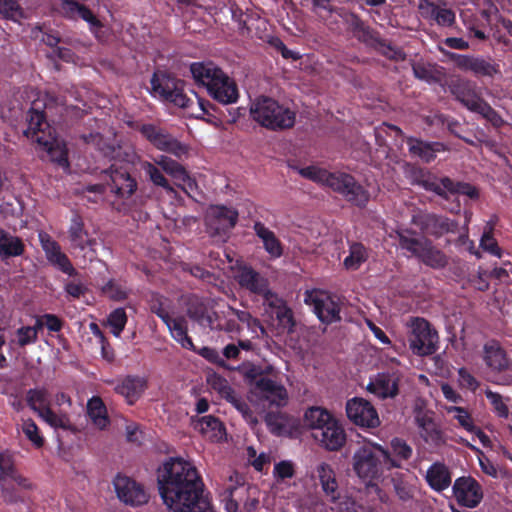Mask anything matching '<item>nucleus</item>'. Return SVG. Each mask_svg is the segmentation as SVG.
I'll return each mask as SVG.
<instances>
[{
	"instance_id": "f257e3e1",
	"label": "nucleus",
	"mask_w": 512,
	"mask_h": 512,
	"mask_svg": "<svg viewBox=\"0 0 512 512\" xmlns=\"http://www.w3.org/2000/svg\"><path fill=\"white\" fill-rule=\"evenodd\" d=\"M161 498L173 512H190L197 504L206 505L204 483L197 468L181 457H169L157 470Z\"/></svg>"
},
{
	"instance_id": "f03ea898",
	"label": "nucleus",
	"mask_w": 512,
	"mask_h": 512,
	"mask_svg": "<svg viewBox=\"0 0 512 512\" xmlns=\"http://www.w3.org/2000/svg\"><path fill=\"white\" fill-rule=\"evenodd\" d=\"M152 94L160 99L173 103L175 106L186 109L191 117L205 120V116L214 117L211 113L216 108L209 101L194 94V99L184 92V81L164 72H154L151 77ZM208 123L213 120L207 118Z\"/></svg>"
},
{
	"instance_id": "7ed1b4c3",
	"label": "nucleus",
	"mask_w": 512,
	"mask_h": 512,
	"mask_svg": "<svg viewBox=\"0 0 512 512\" xmlns=\"http://www.w3.org/2000/svg\"><path fill=\"white\" fill-rule=\"evenodd\" d=\"M412 183L448 202V205L444 208L453 214H460V196L472 201H476L480 197L479 189L471 183L459 181L449 176L439 177L422 168L413 172Z\"/></svg>"
},
{
	"instance_id": "20e7f679",
	"label": "nucleus",
	"mask_w": 512,
	"mask_h": 512,
	"mask_svg": "<svg viewBox=\"0 0 512 512\" xmlns=\"http://www.w3.org/2000/svg\"><path fill=\"white\" fill-rule=\"evenodd\" d=\"M193 79L207 89L208 94L221 104H232L238 100V87L221 68L213 62H195L190 65Z\"/></svg>"
},
{
	"instance_id": "39448f33",
	"label": "nucleus",
	"mask_w": 512,
	"mask_h": 512,
	"mask_svg": "<svg viewBox=\"0 0 512 512\" xmlns=\"http://www.w3.org/2000/svg\"><path fill=\"white\" fill-rule=\"evenodd\" d=\"M398 466L389 458V450L376 442L360 446L352 456L355 474L368 486H375L388 466Z\"/></svg>"
},
{
	"instance_id": "423d86ee",
	"label": "nucleus",
	"mask_w": 512,
	"mask_h": 512,
	"mask_svg": "<svg viewBox=\"0 0 512 512\" xmlns=\"http://www.w3.org/2000/svg\"><path fill=\"white\" fill-rule=\"evenodd\" d=\"M451 95L470 112L476 113L491 123L495 128L504 124L501 115L482 97L475 82L467 79H456L450 82Z\"/></svg>"
},
{
	"instance_id": "0eeeda50",
	"label": "nucleus",
	"mask_w": 512,
	"mask_h": 512,
	"mask_svg": "<svg viewBox=\"0 0 512 512\" xmlns=\"http://www.w3.org/2000/svg\"><path fill=\"white\" fill-rule=\"evenodd\" d=\"M251 118L270 130H285L294 126L295 112L279 104L278 101L262 96L250 106Z\"/></svg>"
},
{
	"instance_id": "6e6552de",
	"label": "nucleus",
	"mask_w": 512,
	"mask_h": 512,
	"mask_svg": "<svg viewBox=\"0 0 512 512\" xmlns=\"http://www.w3.org/2000/svg\"><path fill=\"white\" fill-rule=\"evenodd\" d=\"M105 153L114 162L101 173L107 177V184L110 192L119 199L130 198L138 188L136 178L132 174V167L128 163L118 161L120 157V148L108 147Z\"/></svg>"
},
{
	"instance_id": "1a4fd4ad",
	"label": "nucleus",
	"mask_w": 512,
	"mask_h": 512,
	"mask_svg": "<svg viewBox=\"0 0 512 512\" xmlns=\"http://www.w3.org/2000/svg\"><path fill=\"white\" fill-rule=\"evenodd\" d=\"M483 361L493 373L494 383L512 385V359L496 339H490L483 345Z\"/></svg>"
},
{
	"instance_id": "9d476101",
	"label": "nucleus",
	"mask_w": 512,
	"mask_h": 512,
	"mask_svg": "<svg viewBox=\"0 0 512 512\" xmlns=\"http://www.w3.org/2000/svg\"><path fill=\"white\" fill-rule=\"evenodd\" d=\"M327 187L360 209L366 208L370 201L369 191L353 175L346 172H331Z\"/></svg>"
},
{
	"instance_id": "9b49d317",
	"label": "nucleus",
	"mask_w": 512,
	"mask_h": 512,
	"mask_svg": "<svg viewBox=\"0 0 512 512\" xmlns=\"http://www.w3.org/2000/svg\"><path fill=\"white\" fill-rule=\"evenodd\" d=\"M140 134L157 150L171 154L178 159L188 155V145L180 142L165 128L152 123L141 124L137 127Z\"/></svg>"
},
{
	"instance_id": "f8f14e48",
	"label": "nucleus",
	"mask_w": 512,
	"mask_h": 512,
	"mask_svg": "<svg viewBox=\"0 0 512 512\" xmlns=\"http://www.w3.org/2000/svg\"><path fill=\"white\" fill-rule=\"evenodd\" d=\"M408 342L410 349L415 355L429 356L438 350L439 335L429 321L416 317L411 323Z\"/></svg>"
},
{
	"instance_id": "ddd939ff",
	"label": "nucleus",
	"mask_w": 512,
	"mask_h": 512,
	"mask_svg": "<svg viewBox=\"0 0 512 512\" xmlns=\"http://www.w3.org/2000/svg\"><path fill=\"white\" fill-rule=\"evenodd\" d=\"M455 66L464 72H471L477 78H491L501 74L500 65L491 57L465 55L455 52L445 53Z\"/></svg>"
},
{
	"instance_id": "4468645a",
	"label": "nucleus",
	"mask_w": 512,
	"mask_h": 512,
	"mask_svg": "<svg viewBox=\"0 0 512 512\" xmlns=\"http://www.w3.org/2000/svg\"><path fill=\"white\" fill-rule=\"evenodd\" d=\"M412 223L424 234L436 239L447 234H455L459 231V222L445 215L434 212H420L412 217Z\"/></svg>"
},
{
	"instance_id": "2eb2a0df",
	"label": "nucleus",
	"mask_w": 512,
	"mask_h": 512,
	"mask_svg": "<svg viewBox=\"0 0 512 512\" xmlns=\"http://www.w3.org/2000/svg\"><path fill=\"white\" fill-rule=\"evenodd\" d=\"M188 317L197 322L200 326L211 330H222L223 325L209 300L196 294H189L184 299Z\"/></svg>"
},
{
	"instance_id": "dca6fc26",
	"label": "nucleus",
	"mask_w": 512,
	"mask_h": 512,
	"mask_svg": "<svg viewBox=\"0 0 512 512\" xmlns=\"http://www.w3.org/2000/svg\"><path fill=\"white\" fill-rule=\"evenodd\" d=\"M68 238L71 248L83 252V257L92 262L97 258L96 245L97 240L90 237L89 232L85 229L82 216L74 213L70 220L68 228Z\"/></svg>"
},
{
	"instance_id": "f3484780",
	"label": "nucleus",
	"mask_w": 512,
	"mask_h": 512,
	"mask_svg": "<svg viewBox=\"0 0 512 512\" xmlns=\"http://www.w3.org/2000/svg\"><path fill=\"white\" fill-rule=\"evenodd\" d=\"M239 218L238 211L225 205H213L206 216V225L212 236H227L236 226Z\"/></svg>"
},
{
	"instance_id": "a211bd4d",
	"label": "nucleus",
	"mask_w": 512,
	"mask_h": 512,
	"mask_svg": "<svg viewBox=\"0 0 512 512\" xmlns=\"http://www.w3.org/2000/svg\"><path fill=\"white\" fill-rule=\"evenodd\" d=\"M305 302L313 307L314 313L323 324L329 325L341 320L340 304L328 292H310L306 295Z\"/></svg>"
},
{
	"instance_id": "6ab92c4d",
	"label": "nucleus",
	"mask_w": 512,
	"mask_h": 512,
	"mask_svg": "<svg viewBox=\"0 0 512 512\" xmlns=\"http://www.w3.org/2000/svg\"><path fill=\"white\" fill-rule=\"evenodd\" d=\"M346 415L355 425L363 428H376L380 419L375 407L366 399L354 397L346 402Z\"/></svg>"
},
{
	"instance_id": "aec40b11",
	"label": "nucleus",
	"mask_w": 512,
	"mask_h": 512,
	"mask_svg": "<svg viewBox=\"0 0 512 512\" xmlns=\"http://www.w3.org/2000/svg\"><path fill=\"white\" fill-rule=\"evenodd\" d=\"M113 485L118 499L126 505L141 506L149 500L144 486L127 476L117 475Z\"/></svg>"
},
{
	"instance_id": "412c9836",
	"label": "nucleus",
	"mask_w": 512,
	"mask_h": 512,
	"mask_svg": "<svg viewBox=\"0 0 512 512\" xmlns=\"http://www.w3.org/2000/svg\"><path fill=\"white\" fill-rule=\"evenodd\" d=\"M453 496L460 506L476 508L483 499V489L472 476H462L454 481Z\"/></svg>"
},
{
	"instance_id": "4be33fe9",
	"label": "nucleus",
	"mask_w": 512,
	"mask_h": 512,
	"mask_svg": "<svg viewBox=\"0 0 512 512\" xmlns=\"http://www.w3.org/2000/svg\"><path fill=\"white\" fill-rule=\"evenodd\" d=\"M27 124L24 135L39 146L51 150L53 135L44 112L31 108L27 114Z\"/></svg>"
},
{
	"instance_id": "5701e85b",
	"label": "nucleus",
	"mask_w": 512,
	"mask_h": 512,
	"mask_svg": "<svg viewBox=\"0 0 512 512\" xmlns=\"http://www.w3.org/2000/svg\"><path fill=\"white\" fill-rule=\"evenodd\" d=\"M259 400L265 401L270 407L281 408L288 403L287 389L281 383L267 379H259L251 392Z\"/></svg>"
},
{
	"instance_id": "b1692460",
	"label": "nucleus",
	"mask_w": 512,
	"mask_h": 512,
	"mask_svg": "<svg viewBox=\"0 0 512 512\" xmlns=\"http://www.w3.org/2000/svg\"><path fill=\"white\" fill-rule=\"evenodd\" d=\"M415 423L420 429V435L426 443L435 446L444 443L443 434L434 420V412L417 407L414 410Z\"/></svg>"
},
{
	"instance_id": "393cba45",
	"label": "nucleus",
	"mask_w": 512,
	"mask_h": 512,
	"mask_svg": "<svg viewBox=\"0 0 512 512\" xmlns=\"http://www.w3.org/2000/svg\"><path fill=\"white\" fill-rule=\"evenodd\" d=\"M42 249L45 252L48 262L68 276H76L77 270L73 267L68 256L61 251L59 243L50 238L47 234L40 235Z\"/></svg>"
},
{
	"instance_id": "a878e982",
	"label": "nucleus",
	"mask_w": 512,
	"mask_h": 512,
	"mask_svg": "<svg viewBox=\"0 0 512 512\" xmlns=\"http://www.w3.org/2000/svg\"><path fill=\"white\" fill-rule=\"evenodd\" d=\"M314 440L325 450L335 452L344 447L347 436L340 421L334 418L328 422V426L322 428Z\"/></svg>"
},
{
	"instance_id": "bb28decb",
	"label": "nucleus",
	"mask_w": 512,
	"mask_h": 512,
	"mask_svg": "<svg viewBox=\"0 0 512 512\" xmlns=\"http://www.w3.org/2000/svg\"><path fill=\"white\" fill-rule=\"evenodd\" d=\"M367 390L380 399L395 398L399 393V380L388 373H379L370 380Z\"/></svg>"
},
{
	"instance_id": "cd10ccee",
	"label": "nucleus",
	"mask_w": 512,
	"mask_h": 512,
	"mask_svg": "<svg viewBox=\"0 0 512 512\" xmlns=\"http://www.w3.org/2000/svg\"><path fill=\"white\" fill-rule=\"evenodd\" d=\"M406 143L409 153L412 156L419 157L425 163L434 161L437 153L446 150V146L441 142H426L415 137H407Z\"/></svg>"
},
{
	"instance_id": "c85d7f7f",
	"label": "nucleus",
	"mask_w": 512,
	"mask_h": 512,
	"mask_svg": "<svg viewBox=\"0 0 512 512\" xmlns=\"http://www.w3.org/2000/svg\"><path fill=\"white\" fill-rule=\"evenodd\" d=\"M147 388V381L140 376L128 375L116 385V393L125 397L128 404H134Z\"/></svg>"
},
{
	"instance_id": "c756f323",
	"label": "nucleus",
	"mask_w": 512,
	"mask_h": 512,
	"mask_svg": "<svg viewBox=\"0 0 512 512\" xmlns=\"http://www.w3.org/2000/svg\"><path fill=\"white\" fill-rule=\"evenodd\" d=\"M316 472L324 495L331 502H336L340 498V492L334 469L330 464L322 462L317 466Z\"/></svg>"
},
{
	"instance_id": "7c9ffc66",
	"label": "nucleus",
	"mask_w": 512,
	"mask_h": 512,
	"mask_svg": "<svg viewBox=\"0 0 512 512\" xmlns=\"http://www.w3.org/2000/svg\"><path fill=\"white\" fill-rule=\"evenodd\" d=\"M12 481L25 490L32 489V483L16 469L11 455L0 452V483Z\"/></svg>"
},
{
	"instance_id": "2f4dec72",
	"label": "nucleus",
	"mask_w": 512,
	"mask_h": 512,
	"mask_svg": "<svg viewBox=\"0 0 512 512\" xmlns=\"http://www.w3.org/2000/svg\"><path fill=\"white\" fill-rule=\"evenodd\" d=\"M426 481L434 491L442 492L451 485V472L444 463L435 462L426 472Z\"/></svg>"
},
{
	"instance_id": "473e14b6",
	"label": "nucleus",
	"mask_w": 512,
	"mask_h": 512,
	"mask_svg": "<svg viewBox=\"0 0 512 512\" xmlns=\"http://www.w3.org/2000/svg\"><path fill=\"white\" fill-rule=\"evenodd\" d=\"M334 418L327 409L314 406L306 410L304 424L312 431V437L315 439L322 428L328 426V422H331Z\"/></svg>"
},
{
	"instance_id": "72a5a7b5",
	"label": "nucleus",
	"mask_w": 512,
	"mask_h": 512,
	"mask_svg": "<svg viewBox=\"0 0 512 512\" xmlns=\"http://www.w3.org/2000/svg\"><path fill=\"white\" fill-rule=\"evenodd\" d=\"M194 428L211 441H220L226 435L223 422L212 415L203 416L194 421Z\"/></svg>"
},
{
	"instance_id": "f704fd0d",
	"label": "nucleus",
	"mask_w": 512,
	"mask_h": 512,
	"mask_svg": "<svg viewBox=\"0 0 512 512\" xmlns=\"http://www.w3.org/2000/svg\"><path fill=\"white\" fill-rule=\"evenodd\" d=\"M24 252L23 240L0 228V259L7 261L10 258L22 256Z\"/></svg>"
},
{
	"instance_id": "c9c22d12",
	"label": "nucleus",
	"mask_w": 512,
	"mask_h": 512,
	"mask_svg": "<svg viewBox=\"0 0 512 512\" xmlns=\"http://www.w3.org/2000/svg\"><path fill=\"white\" fill-rule=\"evenodd\" d=\"M255 234L261 239L265 251L272 258H279L283 254V247L275 233L267 228L262 222L257 221L253 225Z\"/></svg>"
},
{
	"instance_id": "e433bc0d",
	"label": "nucleus",
	"mask_w": 512,
	"mask_h": 512,
	"mask_svg": "<svg viewBox=\"0 0 512 512\" xmlns=\"http://www.w3.org/2000/svg\"><path fill=\"white\" fill-rule=\"evenodd\" d=\"M237 280L242 288L259 296L268 289L267 280L261 277L260 274L252 268H243L239 272Z\"/></svg>"
},
{
	"instance_id": "4c0bfd02",
	"label": "nucleus",
	"mask_w": 512,
	"mask_h": 512,
	"mask_svg": "<svg viewBox=\"0 0 512 512\" xmlns=\"http://www.w3.org/2000/svg\"><path fill=\"white\" fill-rule=\"evenodd\" d=\"M418 259L424 265L433 269H443L449 263L448 256L428 239H426V244L421 250Z\"/></svg>"
},
{
	"instance_id": "58836bf2",
	"label": "nucleus",
	"mask_w": 512,
	"mask_h": 512,
	"mask_svg": "<svg viewBox=\"0 0 512 512\" xmlns=\"http://www.w3.org/2000/svg\"><path fill=\"white\" fill-rule=\"evenodd\" d=\"M165 325L168 327L173 339L183 348L196 351L191 337L188 335L187 321L183 316L171 318Z\"/></svg>"
},
{
	"instance_id": "ea45409f",
	"label": "nucleus",
	"mask_w": 512,
	"mask_h": 512,
	"mask_svg": "<svg viewBox=\"0 0 512 512\" xmlns=\"http://www.w3.org/2000/svg\"><path fill=\"white\" fill-rule=\"evenodd\" d=\"M389 458L398 466H388V471L392 469H402L403 461H408L413 454L412 447L402 438L394 437L390 441Z\"/></svg>"
},
{
	"instance_id": "a19ab883",
	"label": "nucleus",
	"mask_w": 512,
	"mask_h": 512,
	"mask_svg": "<svg viewBox=\"0 0 512 512\" xmlns=\"http://www.w3.org/2000/svg\"><path fill=\"white\" fill-rule=\"evenodd\" d=\"M397 239L399 247L416 258L426 244V239L416 237V232L411 229L397 231Z\"/></svg>"
},
{
	"instance_id": "79ce46f5",
	"label": "nucleus",
	"mask_w": 512,
	"mask_h": 512,
	"mask_svg": "<svg viewBox=\"0 0 512 512\" xmlns=\"http://www.w3.org/2000/svg\"><path fill=\"white\" fill-rule=\"evenodd\" d=\"M87 413L93 424L101 430L105 429L110 424L106 406L98 396L92 397L88 401Z\"/></svg>"
},
{
	"instance_id": "37998d69",
	"label": "nucleus",
	"mask_w": 512,
	"mask_h": 512,
	"mask_svg": "<svg viewBox=\"0 0 512 512\" xmlns=\"http://www.w3.org/2000/svg\"><path fill=\"white\" fill-rule=\"evenodd\" d=\"M157 164L161 167V169L172 176L173 178L180 180L184 183H187L191 188L195 183L191 180L188 172L179 162L173 160L167 156H160Z\"/></svg>"
},
{
	"instance_id": "c03bdc74",
	"label": "nucleus",
	"mask_w": 512,
	"mask_h": 512,
	"mask_svg": "<svg viewBox=\"0 0 512 512\" xmlns=\"http://www.w3.org/2000/svg\"><path fill=\"white\" fill-rule=\"evenodd\" d=\"M368 257V249L362 243L353 242L349 246V255L344 259L343 264L348 270H358Z\"/></svg>"
},
{
	"instance_id": "a18cd8bd",
	"label": "nucleus",
	"mask_w": 512,
	"mask_h": 512,
	"mask_svg": "<svg viewBox=\"0 0 512 512\" xmlns=\"http://www.w3.org/2000/svg\"><path fill=\"white\" fill-rule=\"evenodd\" d=\"M412 70L415 78L429 84L440 81L441 73L439 72L436 64L417 61L412 63Z\"/></svg>"
},
{
	"instance_id": "49530a36",
	"label": "nucleus",
	"mask_w": 512,
	"mask_h": 512,
	"mask_svg": "<svg viewBox=\"0 0 512 512\" xmlns=\"http://www.w3.org/2000/svg\"><path fill=\"white\" fill-rule=\"evenodd\" d=\"M102 293L110 300L122 302L128 299L131 290L125 282L109 279L101 288Z\"/></svg>"
},
{
	"instance_id": "de8ad7c7",
	"label": "nucleus",
	"mask_w": 512,
	"mask_h": 512,
	"mask_svg": "<svg viewBox=\"0 0 512 512\" xmlns=\"http://www.w3.org/2000/svg\"><path fill=\"white\" fill-rule=\"evenodd\" d=\"M141 169L155 186L161 187L166 191H172L169 181L158 166L149 161H143L141 163Z\"/></svg>"
},
{
	"instance_id": "09e8293b",
	"label": "nucleus",
	"mask_w": 512,
	"mask_h": 512,
	"mask_svg": "<svg viewBox=\"0 0 512 512\" xmlns=\"http://www.w3.org/2000/svg\"><path fill=\"white\" fill-rule=\"evenodd\" d=\"M26 401L30 409L36 412L38 416L42 409L50 407L47 392L44 389H29L26 394Z\"/></svg>"
},
{
	"instance_id": "8fccbe9b",
	"label": "nucleus",
	"mask_w": 512,
	"mask_h": 512,
	"mask_svg": "<svg viewBox=\"0 0 512 512\" xmlns=\"http://www.w3.org/2000/svg\"><path fill=\"white\" fill-rule=\"evenodd\" d=\"M265 422L274 435L280 436L287 431L288 418L285 413L270 411L265 416Z\"/></svg>"
},
{
	"instance_id": "3c124183",
	"label": "nucleus",
	"mask_w": 512,
	"mask_h": 512,
	"mask_svg": "<svg viewBox=\"0 0 512 512\" xmlns=\"http://www.w3.org/2000/svg\"><path fill=\"white\" fill-rule=\"evenodd\" d=\"M270 317L277 321V325L281 329L287 330L288 332H292L294 330L295 319L293 311L288 307L286 302L275 310Z\"/></svg>"
},
{
	"instance_id": "603ef678",
	"label": "nucleus",
	"mask_w": 512,
	"mask_h": 512,
	"mask_svg": "<svg viewBox=\"0 0 512 512\" xmlns=\"http://www.w3.org/2000/svg\"><path fill=\"white\" fill-rule=\"evenodd\" d=\"M39 417H41L51 427L63 430H71V422L66 414H57L50 407L42 409Z\"/></svg>"
},
{
	"instance_id": "864d4df0",
	"label": "nucleus",
	"mask_w": 512,
	"mask_h": 512,
	"mask_svg": "<svg viewBox=\"0 0 512 512\" xmlns=\"http://www.w3.org/2000/svg\"><path fill=\"white\" fill-rule=\"evenodd\" d=\"M374 48L389 60L404 61L406 59V53L401 48L393 46L382 38L375 40Z\"/></svg>"
},
{
	"instance_id": "5fc2aeb1",
	"label": "nucleus",
	"mask_w": 512,
	"mask_h": 512,
	"mask_svg": "<svg viewBox=\"0 0 512 512\" xmlns=\"http://www.w3.org/2000/svg\"><path fill=\"white\" fill-rule=\"evenodd\" d=\"M298 173L302 177L324 186H327V183L331 175V172L328 171L327 169L320 168L314 165L300 168L298 170Z\"/></svg>"
},
{
	"instance_id": "6e6d98bb",
	"label": "nucleus",
	"mask_w": 512,
	"mask_h": 512,
	"mask_svg": "<svg viewBox=\"0 0 512 512\" xmlns=\"http://www.w3.org/2000/svg\"><path fill=\"white\" fill-rule=\"evenodd\" d=\"M429 5L431 6V17L439 26L451 27L455 24L456 15L452 9L440 8L434 3H430Z\"/></svg>"
},
{
	"instance_id": "4d7b16f0",
	"label": "nucleus",
	"mask_w": 512,
	"mask_h": 512,
	"mask_svg": "<svg viewBox=\"0 0 512 512\" xmlns=\"http://www.w3.org/2000/svg\"><path fill=\"white\" fill-rule=\"evenodd\" d=\"M230 481H235V484L231 483L225 487V510L227 512H236L238 510V502L233 499L234 492L237 490L238 486H241L244 484L243 477L235 472L233 476H230Z\"/></svg>"
},
{
	"instance_id": "13d9d810",
	"label": "nucleus",
	"mask_w": 512,
	"mask_h": 512,
	"mask_svg": "<svg viewBox=\"0 0 512 512\" xmlns=\"http://www.w3.org/2000/svg\"><path fill=\"white\" fill-rule=\"evenodd\" d=\"M127 314L124 308L114 309L108 316L107 322L111 327V333L115 337H119L123 332L127 323Z\"/></svg>"
},
{
	"instance_id": "bf43d9fd",
	"label": "nucleus",
	"mask_w": 512,
	"mask_h": 512,
	"mask_svg": "<svg viewBox=\"0 0 512 512\" xmlns=\"http://www.w3.org/2000/svg\"><path fill=\"white\" fill-rule=\"evenodd\" d=\"M22 432L26 438L34 445L35 448H41L44 445V437L40 433V429L33 419L23 420Z\"/></svg>"
},
{
	"instance_id": "052dcab7",
	"label": "nucleus",
	"mask_w": 512,
	"mask_h": 512,
	"mask_svg": "<svg viewBox=\"0 0 512 512\" xmlns=\"http://www.w3.org/2000/svg\"><path fill=\"white\" fill-rule=\"evenodd\" d=\"M337 10L332 0H312V12L322 21H327Z\"/></svg>"
},
{
	"instance_id": "680f3d73",
	"label": "nucleus",
	"mask_w": 512,
	"mask_h": 512,
	"mask_svg": "<svg viewBox=\"0 0 512 512\" xmlns=\"http://www.w3.org/2000/svg\"><path fill=\"white\" fill-rule=\"evenodd\" d=\"M485 396L489 400L493 407L494 412L500 418H507L509 416V408L504 403L503 397L498 392H494L490 389L485 390Z\"/></svg>"
},
{
	"instance_id": "e2e57ef3",
	"label": "nucleus",
	"mask_w": 512,
	"mask_h": 512,
	"mask_svg": "<svg viewBox=\"0 0 512 512\" xmlns=\"http://www.w3.org/2000/svg\"><path fill=\"white\" fill-rule=\"evenodd\" d=\"M353 30L354 33L357 35V37L373 47L375 46V40L380 39V37L368 26L364 24L359 18H356L355 23L353 24Z\"/></svg>"
},
{
	"instance_id": "0e129e2a",
	"label": "nucleus",
	"mask_w": 512,
	"mask_h": 512,
	"mask_svg": "<svg viewBox=\"0 0 512 512\" xmlns=\"http://www.w3.org/2000/svg\"><path fill=\"white\" fill-rule=\"evenodd\" d=\"M480 247L493 256L498 258H501L502 256V249L499 247L497 240L494 238L492 229L484 231L480 239Z\"/></svg>"
},
{
	"instance_id": "69168bd1",
	"label": "nucleus",
	"mask_w": 512,
	"mask_h": 512,
	"mask_svg": "<svg viewBox=\"0 0 512 512\" xmlns=\"http://www.w3.org/2000/svg\"><path fill=\"white\" fill-rule=\"evenodd\" d=\"M260 296L263 298L262 304L264 311L269 316H271L275 310H277L281 305L285 303V300L279 297L276 293L272 292L269 288Z\"/></svg>"
},
{
	"instance_id": "338daca9",
	"label": "nucleus",
	"mask_w": 512,
	"mask_h": 512,
	"mask_svg": "<svg viewBox=\"0 0 512 512\" xmlns=\"http://www.w3.org/2000/svg\"><path fill=\"white\" fill-rule=\"evenodd\" d=\"M12 483V481H5L0 483L3 500L7 504H17L18 502H24V497L20 495Z\"/></svg>"
},
{
	"instance_id": "774afa93",
	"label": "nucleus",
	"mask_w": 512,
	"mask_h": 512,
	"mask_svg": "<svg viewBox=\"0 0 512 512\" xmlns=\"http://www.w3.org/2000/svg\"><path fill=\"white\" fill-rule=\"evenodd\" d=\"M0 14L7 19L16 20L22 16V10L17 0H0Z\"/></svg>"
}]
</instances>
